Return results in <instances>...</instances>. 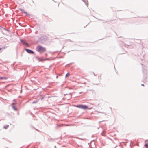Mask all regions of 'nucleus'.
Wrapping results in <instances>:
<instances>
[{"mask_svg": "<svg viewBox=\"0 0 148 148\" xmlns=\"http://www.w3.org/2000/svg\"><path fill=\"white\" fill-rule=\"evenodd\" d=\"M47 60V59H43V58H38V60L40 61H44V60Z\"/></svg>", "mask_w": 148, "mask_h": 148, "instance_id": "423d86ee", "label": "nucleus"}, {"mask_svg": "<svg viewBox=\"0 0 148 148\" xmlns=\"http://www.w3.org/2000/svg\"><path fill=\"white\" fill-rule=\"evenodd\" d=\"M70 75V74L69 73H68L66 75V77H67L68 76H69Z\"/></svg>", "mask_w": 148, "mask_h": 148, "instance_id": "1a4fd4ad", "label": "nucleus"}, {"mask_svg": "<svg viewBox=\"0 0 148 148\" xmlns=\"http://www.w3.org/2000/svg\"><path fill=\"white\" fill-rule=\"evenodd\" d=\"M26 51H27V52L29 53H33V52L31 50H30L29 49H26Z\"/></svg>", "mask_w": 148, "mask_h": 148, "instance_id": "7ed1b4c3", "label": "nucleus"}, {"mask_svg": "<svg viewBox=\"0 0 148 148\" xmlns=\"http://www.w3.org/2000/svg\"><path fill=\"white\" fill-rule=\"evenodd\" d=\"M83 1H84L85 3H86V2H87V0H83Z\"/></svg>", "mask_w": 148, "mask_h": 148, "instance_id": "9d476101", "label": "nucleus"}, {"mask_svg": "<svg viewBox=\"0 0 148 148\" xmlns=\"http://www.w3.org/2000/svg\"><path fill=\"white\" fill-rule=\"evenodd\" d=\"M7 78L6 77H0V80L4 79H7Z\"/></svg>", "mask_w": 148, "mask_h": 148, "instance_id": "0eeeda50", "label": "nucleus"}, {"mask_svg": "<svg viewBox=\"0 0 148 148\" xmlns=\"http://www.w3.org/2000/svg\"><path fill=\"white\" fill-rule=\"evenodd\" d=\"M145 146L146 147V148H148V144H145Z\"/></svg>", "mask_w": 148, "mask_h": 148, "instance_id": "6e6552de", "label": "nucleus"}, {"mask_svg": "<svg viewBox=\"0 0 148 148\" xmlns=\"http://www.w3.org/2000/svg\"><path fill=\"white\" fill-rule=\"evenodd\" d=\"M141 85H142V86H144V84H142Z\"/></svg>", "mask_w": 148, "mask_h": 148, "instance_id": "f8f14e48", "label": "nucleus"}, {"mask_svg": "<svg viewBox=\"0 0 148 148\" xmlns=\"http://www.w3.org/2000/svg\"><path fill=\"white\" fill-rule=\"evenodd\" d=\"M19 10L21 11V12L22 13H25L26 14V12L24 10L22 9H20Z\"/></svg>", "mask_w": 148, "mask_h": 148, "instance_id": "20e7f679", "label": "nucleus"}, {"mask_svg": "<svg viewBox=\"0 0 148 148\" xmlns=\"http://www.w3.org/2000/svg\"><path fill=\"white\" fill-rule=\"evenodd\" d=\"M2 49L1 48H0V50H1Z\"/></svg>", "mask_w": 148, "mask_h": 148, "instance_id": "ddd939ff", "label": "nucleus"}, {"mask_svg": "<svg viewBox=\"0 0 148 148\" xmlns=\"http://www.w3.org/2000/svg\"><path fill=\"white\" fill-rule=\"evenodd\" d=\"M36 50L40 53H43L46 51V48L41 45L38 46L36 49Z\"/></svg>", "mask_w": 148, "mask_h": 148, "instance_id": "f257e3e1", "label": "nucleus"}, {"mask_svg": "<svg viewBox=\"0 0 148 148\" xmlns=\"http://www.w3.org/2000/svg\"><path fill=\"white\" fill-rule=\"evenodd\" d=\"M37 102V101H36L35 102H33V103H36Z\"/></svg>", "mask_w": 148, "mask_h": 148, "instance_id": "9b49d317", "label": "nucleus"}, {"mask_svg": "<svg viewBox=\"0 0 148 148\" xmlns=\"http://www.w3.org/2000/svg\"><path fill=\"white\" fill-rule=\"evenodd\" d=\"M76 107L83 109H86L88 108V106L86 105H80L76 106Z\"/></svg>", "mask_w": 148, "mask_h": 148, "instance_id": "f03ea898", "label": "nucleus"}, {"mask_svg": "<svg viewBox=\"0 0 148 148\" xmlns=\"http://www.w3.org/2000/svg\"><path fill=\"white\" fill-rule=\"evenodd\" d=\"M21 41L22 42H23V44L24 45L27 47L29 46V45L27 43L23 42V40H21Z\"/></svg>", "mask_w": 148, "mask_h": 148, "instance_id": "39448f33", "label": "nucleus"}]
</instances>
